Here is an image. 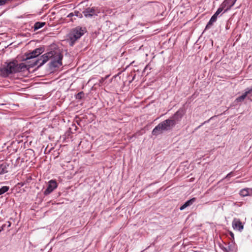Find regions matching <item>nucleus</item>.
Returning <instances> with one entry per match:
<instances>
[{
	"label": "nucleus",
	"mask_w": 252,
	"mask_h": 252,
	"mask_svg": "<svg viewBox=\"0 0 252 252\" xmlns=\"http://www.w3.org/2000/svg\"><path fill=\"white\" fill-rule=\"evenodd\" d=\"M28 69L24 63H18L16 59L7 61L2 66L0 67V76L6 78L11 74L24 72Z\"/></svg>",
	"instance_id": "obj_1"
},
{
	"label": "nucleus",
	"mask_w": 252,
	"mask_h": 252,
	"mask_svg": "<svg viewBox=\"0 0 252 252\" xmlns=\"http://www.w3.org/2000/svg\"><path fill=\"white\" fill-rule=\"evenodd\" d=\"M63 55L62 54L56 51H51L42 55L39 59L35 61L32 64V66L38 65L42 66L49 60H51V65L54 67H58L62 65V60Z\"/></svg>",
	"instance_id": "obj_2"
},
{
	"label": "nucleus",
	"mask_w": 252,
	"mask_h": 252,
	"mask_svg": "<svg viewBox=\"0 0 252 252\" xmlns=\"http://www.w3.org/2000/svg\"><path fill=\"white\" fill-rule=\"evenodd\" d=\"M86 32V28L80 26H77L71 29L67 36V40L69 45L73 46L76 41L80 39Z\"/></svg>",
	"instance_id": "obj_3"
},
{
	"label": "nucleus",
	"mask_w": 252,
	"mask_h": 252,
	"mask_svg": "<svg viewBox=\"0 0 252 252\" xmlns=\"http://www.w3.org/2000/svg\"><path fill=\"white\" fill-rule=\"evenodd\" d=\"M43 52V49L42 48H38L34 49L32 52L27 54L26 55L25 60H30L33 59L41 54Z\"/></svg>",
	"instance_id": "obj_4"
},
{
	"label": "nucleus",
	"mask_w": 252,
	"mask_h": 252,
	"mask_svg": "<svg viewBox=\"0 0 252 252\" xmlns=\"http://www.w3.org/2000/svg\"><path fill=\"white\" fill-rule=\"evenodd\" d=\"M57 188V184L54 180H50L48 182L47 189L44 191V194L47 195L51 193L55 189Z\"/></svg>",
	"instance_id": "obj_5"
},
{
	"label": "nucleus",
	"mask_w": 252,
	"mask_h": 252,
	"mask_svg": "<svg viewBox=\"0 0 252 252\" xmlns=\"http://www.w3.org/2000/svg\"><path fill=\"white\" fill-rule=\"evenodd\" d=\"M164 128V131L172 129L176 125V123L170 118L161 122Z\"/></svg>",
	"instance_id": "obj_6"
},
{
	"label": "nucleus",
	"mask_w": 252,
	"mask_h": 252,
	"mask_svg": "<svg viewBox=\"0 0 252 252\" xmlns=\"http://www.w3.org/2000/svg\"><path fill=\"white\" fill-rule=\"evenodd\" d=\"M185 114L184 110L183 108H180L171 118L176 123L180 122Z\"/></svg>",
	"instance_id": "obj_7"
},
{
	"label": "nucleus",
	"mask_w": 252,
	"mask_h": 252,
	"mask_svg": "<svg viewBox=\"0 0 252 252\" xmlns=\"http://www.w3.org/2000/svg\"><path fill=\"white\" fill-rule=\"evenodd\" d=\"M232 226L234 230L241 232L244 229V225L241 220L237 218H234L232 222Z\"/></svg>",
	"instance_id": "obj_8"
},
{
	"label": "nucleus",
	"mask_w": 252,
	"mask_h": 252,
	"mask_svg": "<svg viewBox=\"0 0 252 252\" xmlns=\"http://www.w3.org/2000/svg\"><path fill=\"white\" fill-rule=\"evenodd\" d=\"M237 0H224L221 5L225 8L224 12L229 10L235 4Z\"/></svg>",
	"instance_id": "obj_9"
},
{
	"label": "nucleus",
	"mask_w": 252,
	"mask_h": 252,
	"mask_svg": "<svg viewBox=\"0 0 252 252\" xmlns=\"http://www.w3.org/2000/svg\"><path fill=\"white\" fill-rule=\"evenodd\" d=\"M83 14L86 17H92L94 15H97L96 11L94 7H88L83 11Z\"/></svg>",
	"instance_id": "obj_10"
},
{
	"label": "nucleus",
	"mask_w": 252,
	"mask_h": 252,
	"mask_svg": "<svg viewBox=\"0 0 252 252\" xmlns=\"http://www.w3.org/2000/svg\"><path fill=\"white\" fill-rule=\"evenodd\" d=\"M163 130L164 131V128L161 122L153 129L152 134L154 135H158L162 133Z\"/></svg>",
	"instance_id": "obj_11"
},
{
	"label": "nucleus",
	"mask_w": 252,
	"mask_h": 252,
	"mask_svg": "<svg viewBox=\"0 0 252 252\" xmlns=\"http://www.w3.org/2000/svg\"><path fill=\"white\" fill-rule=\"evenodd\" d=\"M252 92V87L250 88H247L245 92L241 96L238 97L236 98V101L237 102H242L243 101L245 98L246 97L247 95L251 93Z\"/></svg>",
	"instance_id": "obj_12"
},
{
	"label": "nucleus",
	"mask_w": 252,
	"mask_h": 252,
	"mask_svg": "<svg viewBox=\"0 0 252 252\" xmlns=\"http://www.w3.org/2000/svg\"><path fill=\"white\" fill-rule=\"evenodd\" d=\"M196 201V198L193 197L189 200H187L185 203L180 207V210H183L187 207L191 205Z\"/></svg>",
	"instance_id": "obj_13"
},
{
	"label": "nucleus",
	"mask_w": 252,
	"mask_h": 252,
	"mask_svg": "<svg viewBox=\"0 0 252 252\" xmlns=\"http://www.w3.org/2000/svg\"><path fill=\"white\" fill-rule=\"evenodd\" d=\"M9 164L6 162L0 165V174H4L8 172Z\"/></svg>",
	"instance_id": "obj_14"
},
{
	"label": "nucleus",
	"mask_w": 252,
	"mask_h": 252,
	"mask_svg": "<svg viewBox=\"0 0 252 252\" xmlns=\"http://www.w3.org/2000/svg\"><path fill=\"white\" fill-rule=\"evenodd\" d=\"M217 15H216L215 14H214L210 19L209 22L208 23L207 26H206V29L210 28L214 23H215L217 19L218 18Z\"/></svg>",
	"instance_id": "obj_15"
},
{
	"label": "nucleus",
	"mask_w": 252,
	"mask_h": 252,
	"mask_svg": "<svg viewBox=\"0 0 252 252\" xmlns=\"http://www.w3.org/2000/svg\"><path fill=\"white\" fill-rule=\"evenodd\" d=\"M45 25V22H36L33 26L34 30L36 31L37 30L42 27H43Z\"/></svg>",
	"instance_id": "obj_16"
},
{
	"label": "nucleus",
	"mask_w": 252,
	"mask_h": 252,
	"mask_svg": "<svg viewBox=\"0 0 252 252\" xmlns=\"http://www.w3.org/2000/svg\"><path fill=\"white\" fill-rule=\"evenodd\" d=\"M240 195L241 196L245 197L249 195V189H244L240 190Z\"/></svg>",
	"instance_id": "obj_17"
},
{
	"label": "nucleus",
	"mask_w": 252,
	"mask_h": 252,
	"mask_svg": "<svg viewBox=\"0 0 252 252\" xmlns=\"http://www.w3.org/2000/svg\"><path fill=\"white\" fill-rule=\"evenodd\" d=\"M9 189L8 186H3L0 189V195L7 192Z\"/></svg>",
	"instance_id": "obj_18"
},
{
	"label": "nucleus",
	"mask_w": 252,
	"mask_h": 252,
	"mask_svg": "<svg viewBox=\"0 0 252 252\" xmlns=\"http://www.w3.org/2000/svg\"><path fill=\"white\" fill-rule=\"evenodd\" d=\"M224 9L225 8L220 4L219 8L217 9L215 14L218 16L223 11V10H224Z\"/></svg>",
	"instance_id": "obj_19"
},
{
	"label": "nucleus",
	"mask_w": 252,
	"mask_h": 252,
	"mask_svg": "<svg viewBox=\"0 0 252 252\" xmlns=\"http://www.w3.org/2000/svg\"><path fill=\"white\" fill-rule=\"evenodd\" d=\"M73 14L74 16L77 17L78 18H82V14L78 11L75 10L74 12H73Z\"/></svg>",
	"instance_id": "obj_20"
},
{
	"label": "nucleus",
	"mask_w": 252,
	"mask_h": 252,
	"mask_svg": "<svg viewBox=\"0 0 252 252\" xmlns=\"http://www.w3.org/2000/svg\"><path fill=\"white\" fill-rule=\"evenodd\" d=\"M83 95H84V93L83 92H80L78 93L76 95V99H81L82 98Z\"/></svg>",
	"instance_id": "obj_21"
},
{
	"label": "nucleus",
	"mask_w": 252,
	"mask_h": 252,
	"mask_svg": "<svg viewBox=\"0 0 252 252\" xmlns=\"http://www.w3.org/2000/svg\"><path fill=\"white\" fill-rule=\"evenodd\" d=\"M12 0H0V6L4 5Z\"/></svg>",
	"instance_id": "obj_22"
},
{
	"label": "nucleus",
	"mask_w": 252,
	"mask_h": 252,
	"mask_svg": "<svg viewBox=\"0 0 252 252\" xmlns=\"http://www.w3.org/2000/svg\"><path fill=\"white\" fill-rule=\"evenodd\" d=\"M74 17V15L73 14V12H71V13H70L67 16V17L68 18H70V21L71 22H73L74 20H76V19L74 18H73V17Z\"/></svg>",
	"instance_id": "obj_23"
},
{
	"label": "nucleus",
	"mask_w": 252,
	"mask_h": 252,
	"mask_svg": "<svg viewBox=\"0 0 252 252\" xmlns=\"http://www.w3.org/2000/svg\"><path fill=\"white\" fill-rule=\"evenodd\" d=\"M32 178L31 176H29L27 177V179L25 180V182L26 184H29L31 181Z\"/></svg>",
	"instance_id": "obj_24"
},
{
	"label": "nucleus",
	"mask_w": 252,
	"mask_h": 252,
	"mask_svg": "<svg viewBox=\"0 0 252 252\" xmlns=\"http://www.w3.org/2000/svg\"><path fill=\"white\" fill-rule=\"evenodd\" d=\"M6 223L3 224L0 228V232L4 229V228L6 226Z\"/></svg>",
	"instance_id": "obj_25"
},
{
	"label": "nucleus",
	"mask_w": 252,
	"mask_h": 252,
	"mask_svg": "<svg viewBox=\"0 0 252 252\" xmlns=\"http://www.w3.org/2000/svg\"><path fill=\"white\" fill-rule=\"evenodd\" d=\"M233 175V172H231L228 173L225 177V178H228L231 177Z\"/></svg>",
	"instance_id": "obj_26"
},
{
	"label": "nucleus",
	"mask_w": 252,
	"mask_h": 252,
	"mask_svg": "<svg viewBox=\"0 0 252 252\" xmlns=\"http://www.w3.org/2000/svg\"><path fill=\"white\" fill-rule=\"evenodd\" d=\"M5 223L7 224H6V226L7 227H10L11 226V223L10 221H7Z\"/></svg>",
	"instance_id": "obj_27"
},
{
	"label": "nucleus",
	"mask_w": 252,
	"mask_h": 252,
	"mask_svg": "<svg viewBox=\"0 0 252 252\" xmlns=\"http://www.w3.org/2000/svg\"><path fill=\"white\" fill-rule=\"evenodd\" d=\"M105 81L104 79L103 78V77H102L100 80H99V82L102 83V82H103L104 81Z\"/></svg>",
	"instance_id": "obj_28"
},
{
	"label": "nucleus",
	"mask_w": 252,
	"mask_h": 252,
	"mask_svg": "<svg viewBox=\"0 0 252 252\" xmlns=\"http://www.w3.org/2000/svg\"><path fill=\"white\" fill-rule=\"evenodd\" d=\"M149 67V64H147L144 68V71H145L146 70H147V69H148V68Z\"/></svg>",
	"instance_id": "obj_29"
},
{
	"label": "nucleus",
	"mask_w": 252,
	"mask_h": 252,
	"mask_svg": "<svg viewBox=\"0 0 252 252\" xmlns=\"http://www.w3.org/2000/svg\"><path fill=\"white\" fill-rule=\"evenodd\" d=\"M20 185H21V186H23L24 185L27 184L25 182V181L24 182H21L19 183Z\"/></svg>",
	"instance_id": "obj_30"
},
{
	"label": "nucleus",
	"mask_w": 252,
	"mask_h": 252,
	"mask_svg": "<svg viewBox=\"0 0 252 252\" xmlns=\"http://www.w3.org/2000/svg\"><path fill=\"white\" fill-rule=\"evenodd\" d=\"M230 236H231V237L234 239V234L232 232H230Z\"/></svg>",
	"instance_id": "obj_31"
},
{
	"label": "nucleus",
	"mask_w": 252,
	"mask_h": 252,
	"mask_svg": "<svg viewBox=\"0 0 252 252\" xmlns=\"http://www.w3.org/2000/svg\"><path fill=\"white\" fill-rule=\"evenodd\" d=\"M109 77V75H106L105 77H103V78L104 79V80H105L106 79H107L108 77Z\"/></svg>",
	"instance_id": "obj_32"
},
{
	"label": "nucleus",
	"mask_w": 252,
	"mask_h": 252,
	"mask_svg": "<svg viewBox=\"0 0 252 252\" xmlns=\"http://www.w3.org/2000/svg\"><path fill=\"white\" fill-rule=\"evenodd\" d=\"M212 118H213V117L211 118H210V119H209L207 122H205V123H206V122H208L209 121H210V120L211 119H212Z\"/></svg>",
	"instance_id": "obj_33"
},
{
	"label": "nucleus",
	"mask_w": 252,
	"mask_h": 252,
	"mask_svg": "<svg viewBox=\"0 0 252 252\" xmlns=\"http://www.w3.org/2000/svg\"><path fill=\"white\" fill-rule=\"evenodd\" d=\"M30 152H33L32 150H30Z\"/></svg>",
	"instance_id": "obj_34"
}]
</instances>
